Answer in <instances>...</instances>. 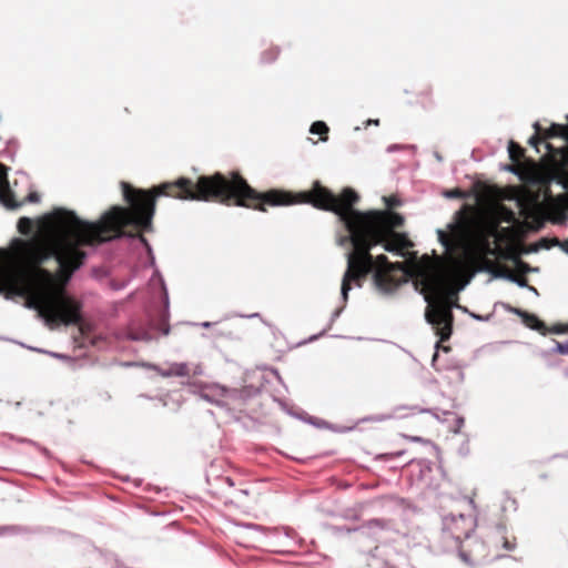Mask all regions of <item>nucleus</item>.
I'll return each mask as SVG.
<instances>
[{
    "label": "nucleus",
    "instance_id": "nucleus-1",
    "mask_svg": "<svg viewBox=\"0 0 568 568\" xmlns=\"http://www.w3.org/2000/svg\"><path fill=\"white\" fill-rule=\"evenodd\" d=\"M171 197L215 202L261 212H266L267 206L307 203L318 210L333 212L348 231V236L342 239L341 243L349 241L353 245L347 253V268L341 285L344 302L348 300L352 283L361 287L371 273L375 286L383 293H392L406 282L402 263H392L384 254L374 257L371 253L379 244L387 252H399L413 245L405 234L395 232L404 225V217L390 210L400 204L396 196L384 197L388 210L361 212L354 207L359 195L351 187H345L339 195H335L315 181L311 190L300 193L277 189L258 192L240 172L232 171L229 174L215 172L200 175L196 181L181 176L171 181Z\"/></svg>",
    "mask_w": 568,
    "mask_h": 568
},
{
    "label": "nucleus",
    "instance_id": "nucleus-2",
    "mask_svg": "<svg viewBox=\"0 0 568 568\" xmlns=\"http://www.w3.org/2000/svg\"><path fill=\"white\" fill-rule=\"evenodd\" d=\"M448 232L438 230V241L450 252L447 257L432 261L424 256L416 266V276L428 303L426 320L433 325L440 341L449 339L453 333V312L457 294L452 288L455 277L465 270L490 272L495 277L515 281V275L505 266L497 265L490 256H501L524 266L514 248L500 251L493 246L497 237L498 221L487 216L475 205L464 204L448 224Z\"/></svg>",
    "mask_w": 568,
    "mask_h": 568
},
{
    "label": "nucleus",
    "instance_id": "nucleus-3",
    "mask_svg": "<svg viewBox=\"0 0 568 568\" xmlns=\"http://www.w3.org/2000/svg\"><path fill=\"white\" fill-rule=\"evenodd\" d=\"M458 555L460 559L468 565H478L489 558H497L498 554H493L490 544L487 545L484 540L473 535L457 544Z\"/></svg>",
    "mask_w": 568,
    "mask_h": 568
},
{
    "label": "nucleus",
    "instance_id": "nucleus-4",
    "mask_svg": "<svg viewBox=\"0 0 568 568\" xmlns=\"http://www.w3.org/2000/svg\"><path fill=\"white\" fill-rule=\"evenodd\" d=\"M475 529V521L469 516H447L444 520V531L447 538L455 540L456 545L469 538Z\"/></svg>",
    "mask_w": 568,
    "mask_h": 568
},
{
    "label": "nucleus",
    "instance_id": "nucleus-5",
    "mask_svg": "<svg viewBox=\"0 0 568 568\" xmlns=\"http://www.w3.org/2000/svg\"><path fill=\"white\" fill-rule=\"evenodd\" d=\"M7 171V166L0 163V202L8 209H17L21 204L14 201L13 192L9 186Z\"/></svg>",
    "mask_w": 568,
    "mask_h": 568
},
{
    "label": "nucleus",
    "instance_id": "nucleus-6",
    "mask_svg": "<svg viewBox=\"0 0 568 568\" xmlns=\"http://www.w3.org/2000/svg\"><path fill=\"white\" fill-rule=\"evenodd\" d=\"M489 544L490 548H494L493 554H498L499 546L506 551H511L517 546L516 537L509 534L504 527L491 536Z\"/></svg>",
    "mask_w": 568,
    "mask_h": 568
},
{
    "label": "nucleus",
    "instance_id": "nucleus-7",
    "mask_svg": "<svg viewBox=\"0 0 568 568\" xmlns=\"http://www.w3.org/2000/svg\"><path fill=\"white\" fill-rule=\"evenodd\" d=\"M517 314H519L523 317V322L526 326H528L531 329L538 331V332H545L546 326L544 322H541L536 315L524 312V311H516Z\"/></svg>",
    "mask_w": 568,
    "mask_h": 568
},
{
    "label": "nucleus",
    "instance_id": "nucleus-8",
    "mask_svg": "<svg viewBox=\"0 0 568 568\" xmlns=\"http://www.w3.org/2000/svg\"><path fill=\"white\" fill-rule=\"evenodd\" d=\"M190 367L185 363H174L171 364L166 369L161 371V375L164 377L170 376H189Z\"/></svg>",
    "mask_w": 568,
    "mask_h": 568
},
{
    "label": "nucleus",
    "instance_id": "nucleus-9",
    "mask_svg": "<svg viewBox=\"0 0 568 568\" xmlns=\"http://www.w3.org/2000/svg\"><path fill=\"white\" fill-rule=\"evenodd\" d=\"M542 138L545 140L551 138H564L568 140V126L564 124L552 123L549 129L542 131Z\"/></svg>",
    "mask_w": 568,
    "mask_h": 568
},
{
    "label": "nucleus",
    "instance_id": "nucleus-10",
    "mask_svg": "<svg viewBox=\"0 0 568 568\" xmlns=\"http://www.w3.org/2000/svg\"><path fill=\"white\" fill-rule=\"evenodd\" d=\"M508 152L510 160L516 164H519L525 158V149L514 141L509 142Z\"/></svg>",
    "mask_w": 568,
    "mask_h": 568
},
{
    "label": "nucleus",
    "instance_id": "nucleus-11",
    "mask_svg": "<svg viewBox=\"0 0 568 568\" xmlns=\"http://www.w3.org/2000/svg\"><path fill=\"white\" fill-rule=\"evenodd\" d=\"M280 53H281V50L278 47L270 45L262 52L261 59L264 63H272V62L276 61Z\"/></svg>",
    "mask_w": 568,
    "mask_h": 568
},
{
    "label": "nucleus",
    "instance_id": "nucleus-12",
    "mask_svg": "<svg viewBox=\"0 0 568 568\" xmlns=\"http://www.w3.org/2000/svg\"><path fill=\"white\" fill-rule=\"evenodd\" d=\"M310 131L313 134L327 135L328 126L322 121H316L311 125ZM321 139L325 141L327 136H322Z\"/></svg>",
    "mask_w": 568,
    "mask_h": 568
},
{
    "label": "nucleus",
    "instance_id": "nucleus-13",
    "mask_svg": "<svg viewBox=\"0 0 568 568\" xmlns=\"http://www.w3.org/2000/svg\"><path fill=\"white\" fill-rule=\"evenodd\" d=\"M18 230L21 234L28 235L33 230V222L29 217H21L18 222Z\"/></svg>",
    "mask_w": 568,
    "mask_h": 568
},
{
    "label": "nucleus",
    "instance_id": "nucleus-14",
    "mask_svg": "<svg viewBox=\"0 0 568 568\" xmlns=\"http://www.w3.org/2000/svg\"><path fill=\"white\" fill-rule=\"evenodd\" d=\"M534 129L536 131V133L529 139L528 143L535 148H537V145L542 141L545 140L542 138V129L539 124V122H535L534 123Z\"/></svg>",
    "mask_w": 568,
    "mask_h": 568
},
{
    "label": "nucleus",
    "instance_id": "nucleus-15",
    "mask_svg": "<svg viewBox=\"0 0 568 568\" xmlns=\"http://www.w3.org/2000/svg\"><path fill=\"white\" fill-rule=\"evenodd\" d=\"M555 179L558 183L562 184L565 187H568V170L567 168H561L560 171H558L555 174Z\"/></svg>",
    "mask_w": 568,
    "mask_h": 568
},
{
    "label": "nucleus",
    "instance_id": "nucleus-16",
    "mask_svg": "<svg viewBox=\"0 0 568 568\" xmlns=\"http://www.w3.org/2000/svg\"><path fill=\"white\" fill-rule=\"evenodd\" d=\"M558 244H559L558 239H552V240L541 239L539 242L540 247H544V248H550L551 246L558 245Z\"/></svg>",
    "mask_w": 568,
    "mask_h": 568
},
{
    "label": "nucleus",
    "instance_id": "nucleus-17",
    "mask_svg": "<svg viewBox=\"0 0 568 568\" xmlns=\"http://www.w3.org/2000/svg\"><path fill=\"white\" fill-rule=\"evenodd\" d=\"M446 195L448 197H453V199H462V197H464V192L460 189L456 187V189L448 191L446 193Z\"/></svg>",
    "mask_w": 568,
    "mask_h": 568
},
{
    "label": "nucleus",
    "instance_id": "nucleus-18",
    "mask_svg": "<svg viewBox=\"0 0 568 568\" xmlns=\"http://www.w3.org/2000/svg\"><path fill=\"white\" fill-rule=\"evenodd\" d=\"M405 438L415 443H426V440L420 436H405Z\"/></svg>",
    "mask_w": 568,
    "mask_h": 568
},
{
    "label": "nucleus",
    "instance_id": "nucleus-19",
    "mask_svg": "<svg viewBox=\"0 0 568 568\" xmlns=\"http://www.w3.org/2000/svg\"><path fill=\"white\" fill-rule=\"evenodd\" d=\"M27 200H28L29 202H38V201H39V195H38V193L32 192V193H30V194L27 196Z\"/></svg>",
    "mask_w": 568,
    "mask_h": 568
},
{
    "label": "nucleus",
    "instance_id": "nucleus-20",
    "mask_svg": "<svg viewBox=\"0 0 568 568\" xmlns=\"http://www.w3.org/2000/svg\"><path fill=\"white\" fill-rule=\"evenodd\" d=\"M505 503L506 504H510L511 506H516V500L514 498H510V497H506Z\"/></svg>",
    "mask_w": 568,
    "mask_h": 568
},
{
    "label": "nucleus",
    "instance_id": "nucleus-21",
    "mask_svg": "<svg viewBox=\"0 0 568 568\" xmlns=\"http://www.w3.org/2000/svg\"><path fill=\"white\" fill-rule=\"evenodd\" d=\"M371 122H372V124H378L379 121L375 120V121H371Z\"/></svg>",
    "mask_w": 568,
    "mask_h": 568
},
{
    "label": "nucleus",
    "instance_id": "nucleus-22",
    "mask_svg": "<svg viewBox=\"0 0 568 568\" xmlns=\"http://www.w3.org/2000/svg\"><path fill=\"white\" fill-rule=\"evenodd\" d=\"M501 231H503V232H508V231H509V229H508V227H504V229H501Z\"/></svg>",
    "mask_w": 568,
    "mask_h": 568
}]
</instances>
